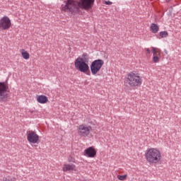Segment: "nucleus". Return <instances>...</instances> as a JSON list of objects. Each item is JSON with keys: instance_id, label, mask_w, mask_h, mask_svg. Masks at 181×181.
I'll use <instances>...</instances> for the list:
<instances>
[{"instance_id": "nucleus-1", "label": "nucleus", "mask_w": 181, "mask_h": 181, "mask_svg": "<svg viewBox=\"0 0 181 181\" xmlns=\"http://www.w3.org/2000/svg\"><path fill=\"white\" fill-rule=\"evenodd\" d=\"M95 0H66L61 6V11L62 12H66L69 15H80L81 13V9L88 11L93 8Z\"/></svg>"}, {"instance_id": "nucleus-2", "label": "nucleus", "mask_w": 181, "mask_h": 181, "mask_svg": "<svg viewBox=\"0 0 181 181\" xmlns=\"http://www.w3.org/2000/svg\"><path fill=\"white\" fill-rule=\"evenodd\" d=\"M145 157L150 165L158 163L161 158L160 151L156 148H149L146 151Z\"/></svg>"}, {"instance_id": "nucleus-3", "label": "nucleus", "mask_w": 181, "mask_h": 181, "mask_svg": "<svg viewBox=\"0 0 181 181\" xmlns=\"http://www.w3.org/2000/svg\"><path fill=\"white\" fill-rule=\"evenodd\" d=\"M124 84L129 86V87H138L142 84V79L139 74L134 72L127 74V78L124 80Z\"/></svg>"}, {"instance_id": "nucleus-4", "label": "nucleus", "mask_w": 181, "mask_h": 181, "mask_svg": "<svg viewBox=\"0 0 181 181\" xmlns=\"http://www.w3.org/2000/svg\"><path fill=\"white\" fill-rule=\"evenodd\" d=\"M75 68L78 71H81V73H87L88 70H90V66H88V62L83 61V58L78 57L75 62Z\"/></svg>"}, {"instance_id": "nucleus-5", "label": "nucleus", "mask_w": 181, "mask_h": 181, "mask_svg": "<svg viewBox=\"0 0 181 181\" xmlns=\"http://www.w3.org/2000/svg\"><path fill=\"white\" fill-rule=\"evenodd\" d=\"M9 95V86L6 82H0V101H6Z\"/></svg>"}, {"instance_id": "nucleus-6", "label": "nucleus", "mask_w": 181, "mask_h": 181, "mask_svg": "<svg viewBox=\"0 0 181 181\" xmlns=\"http://www.w3.org/2000/svg\"><path fill=\"white\" fill-rule=\"evenodd\" d=\"M104 66V60L95 59L90 64V71L93 76H95L98 71L101 70V68Z\"/></svg>"}, {"instance_id": "nucleus-7", "label": "nucleus", "mask_w": 181, "mask_h": 181, "mask_svg": "<svg viewBox=\"0 0 181 181\" xmlns=\"http://www.w3.org/2000/svg\"><path fill=\"white\" fill-rule=\"evenodd\" d=\"M90 131H91V127H86L84 124H81L78 129V134L80 135V136L86 137L90 135Z\"/></svg>"}, {"instance_id": "nucleus-8", "label": "nucleus", "mask_w": 181, "mask_h": 181, "mask_svg": "<svg viewBox=\"0 0 181 181\" xmlns=\"http://www.w3.org/2000/svg\"><path fill=\"white\" fill-rule=\"evenodd\" d=\"M27 141L30 144H37L39 142V135L36 134V132L29 131L27 134Z\"/></svg>"}, {"instance_id": "nucleus-9", "label": "nucleus", "mask_w": 181, "mask_h": 181, "mask_svg": "<svg viewBox=\"0 0 181 181\" xmlns=\"http://www.w3.org/2000/svg\"><path fill=\"white\" fill-rule=\"evenodd\" d=\"M11 19L7 16H4L0 20V29H2L3 30L9 29V28H11Z\"/></svg>"}, {"instance_id": "nucleus-10", "label": "nucleus", "mask_w": 181, "mask_h": 181, "mask_svg": "<svg viewBox=\"0 0 181 181\" xmlns=\"http://www.w3.org/2000/svg\"><path fill=\"white\" fill-rule=\"evenodd\" d=\"M84 155L88 158H95L97 151L95 148H94V147H88L84 151Z\"/></svg>"}, {"instance_id": "nucleus-11", "label": "nucleus", "mask_w": 181, "mask_h": 181, "mask_svg": "<svg viewBox=\"0 0 181 181\" xmlns=\"http://www.w3.org/2000/svg\"><path fill=\"white\" fill-rule=\"evenodd\" d=\"M64 172L74 171L76 172V165L74 164H65L63 167Z\"/></svg>"}, {"instance_id": "nucleus-12", "label": "nucleus", "mask_w": 181, "mask_h": 181, "mask_svg": "<svg viewBox=\"0 0 181 181\" xmlns=\"http://www.w3.org/2000/svg\"><path fill=\"white\" fill-rule=\"evenodd\" d=\"M37 103L40 104H46L49 101V99L46 97V95H41L37 98Z\"/></svg>"}, {"instance_id": "nucleus-13", "label": "nucleus", "mask_w": 181, "mask_h": 181, "mask_svg": "<svg viewBox=\"0 0 181 181\" xmlns=\"http://www.w3.org/2000/svg\"><path fill=\"white\" fill-rule=\"evenodd\" d=\"M150 29L152 33H158L159 32V26L155 23H151Z\"/></svg>"}, {"instance_id": "nucleus-14", "label": "nucleus", "mask_w": 181, "mask_h": 181, "mask_svg": "<svg viewBox=\"0 0 181 181\" xmlns=\"http://www.w3.org/2000/svg\"><path fill=\"white\" fill-rule=\"evenodd\" d=\"M21 55L25 60L29 59L30 54L29 52L25 49H21Z\"/></svg>"}, {"instance_id": "nucleus-15", "label": "nucleus", "mask_w": 181, "mask_h": 181, "mask_svg": "<svg viewBox=\"0 0 181 181\" xmlns=\"http://www.w3.org/2000/svg\"><path fill=\"white\" fill-rule=\"evenodd\" d=\"M81 59H83V62H86L88 63L90 60V57H88V53H83L82 54V57H81Z\"/></svg>"}, {"instance_id": "nucleus-16", "label": "nucleus", "mask_w": 181, "mask_h": 181, "mask_svg": "<svg viewBox=\"0 0 181 181\" xmlns=\"http://www.w3.org/2000/svg\"><path fill=\"white\" fill-rule=\"evenodd\" d=\"M159 35L160 37H168V36H169L168 31H161L160 32Z\"/></svg>"}, {"instance_id": "nucleus-17", "label": "nucleus", "mask_w": 181, "mask_h": 181, "mask_svg": "<svg viewBox=\"0 0 181 181\" xmlns=\"http://www.w3.org/2000/svg\"><path fill=\"white\" fill-rule=\"evenodd\" d=\"M1 181H16V180L15 177L7 176L4 177Z\"/></svg>"}, {"instance_id": "nucleus-18", "label": "nucleus", "mask_w": 181, "mask_h": 181, "mask_svg": "<svg viewBox=\"0 0 181 181\" xmlns=\"http://www.w3.org/2000/svg\"><path fill=\"white\" fill-rule=\"evenodd\" d=\"M117 179H119V180H125V179H127V175H117Z\"/></svg>"}, {"instance_id": "nucleus-19", "label": "nucleus", "mask_w": 181, "mask_h": 181, "mask_svg": "<svg viewBox=\"0 0 181 181\" xmlns=\"http://www.w3.org/2000/svg\"><path fill=\"white\" fill-rule=\"evenodd\" d=\"M153 63H158L159 62V57L158 56H154L153 57Z\"/></svg>"}, {"instance_id": "nucleus-20", "label": "nucleus", "mask_w": 181, "mask_h": 181, "mask_svg": "<svg viewBox=\"0 0 181 181\" xmlns=\"http://www.w3.org/2000/svg\"><path fill=\"white\" fill-rule=\"evenodd\" d=\"M152 50H153V56H155V54H156V49L155 47H153Z\"/></svg>"}, {"instance_id": "nucleus-21", "label": "nucleus", "mask_w": 181, "mask_h": 181, "mask_svg": "<svg viewBox=\"0 0 181 181\" xmlns=\"http://www.w3.org/2000/svg\"><path fill=\"white\" fill-rule=\"evenodd\" d=\"M105 5H112V2L111 1H105Z\"/></svg>"}, {"instance_id": "nucleus-22", "label": "nucleus", "mask_w": 181, "mask_h": 181, "mask_svg": "<svg viewBox=\"0 0 181 181\" xmlns=\"http://www.w3.org/2000/svg\"><path fill=\"white\" fill-rule=\"evenodd\" d=\"M146 52L148 53V54H151V50L148 48L146 49Z\"/></svg>"}, {"instance_id": "nucleus-23", "label": "nucleus", "mask_w": 181, "mask_h": 181, "mask_svg": "<svg viewBox=\"0 0 181 181\" xmlns=\"http://www.w3.org/2000/svg\"><path fill=\"white\" fill-rule=\"evenodd\" d=\"M69 162H74V160H73V158H69Z\"/></svg>"}]
</instances>
